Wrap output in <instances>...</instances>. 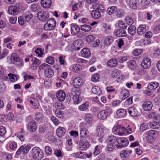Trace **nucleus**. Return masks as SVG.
I'll list each match as a JSON object with an SVG mask.
<instances>
[{
    "instance_id": "obj_1",
    "label": "nucleus",
    "mask_w": 160,
    "mask_h": 160,
    "mask_svg": "<svg viewBox=\"0 0 160 160\" xmlns=\"http://www.w3.org/2000/svg\"><path fill=\"white\" fill-rule=\"evenodd\" d=\"M8 61L10 63H13L19 66H22L23 65V61L15 53H12L7 58Z\"/></svg>"
},
{
    "instance_id": "obj_2",
    "label": "nucleus",
    "mask_w": 160,
    "mask_h": 160,
    "mask_svg": "<svg viewBox=\"0 0 160 160\" xmlns=\"http://www.w3.org/2000/svg\"><path fill=\"white\" fill-rule=\"evenodd\" d=\"M32 158L34 160H40L43 156L42 151L38 147H35L32 150Z\"/></svg>"
},
{
    "instance_id": "obj_3",
    "label": "nucleus",
    "mask_w": 160,
    "mask_h": 160,
    "mask_svg": "<svg viewBox=\"0 0 160 160\" xmlns=\"http://www.w3.org/2000/svg\"><path fill=\"white\" fill-rule=\"evenodd\" d=\"M108 108V109H106L107 111L102 110L98 113V117L99 119L101 120H105L107 118L108 113H112V111L111 108L109 106Z\"/></svg>"
},
{
    "instance_id": "obj_4",
    "label": "nucleus",
    "mask_w": 160,
    "mask_h": 160,
    "mask_svg": "<svg viewBox=\"0 0 160 160\" xmlns=\"http://www.w3.org/2000/svg\"><path fill=\"white\" fill-rule=\"evenodd\" d=\"M56 21L52 18H50L47 22L44 24V28L46 31H49L54 29L56 26Z\"/></svg>"
},
{
    "instance_id": "obj_5",
    "label": "nucleus",
    "mask_w": 160,
    "mask_h": 160,
    "mask_svg": "<svg viewBox=\"0 0 160 160\" xmlns=\"http://www.w3.org/2000/svg\"><path fill=\"white\" fill-rule=\"evenodd\" d=\"M37 17L40 20L45 22L49 18V14L48 12L42 11L38 13Z\"/></svg>"
},
{
    "instance_id": "obj_6",
    "label": "nucleus",
    "mask_w": 160,
    "mask_h": 160,
    "mask_svg": "<svg viewBox=\"0 0 160 160\" xmlns=\"http://www.w3.org/2000/svg\"><path fill=\"white\" fill-rule=\"evenodd\" d=\"M125 131L126 128L124 127L119 125L114 127L112 129V131L115 134L120 135L125 134Z\"/></svg>"
},
{
    "instance_id": "obj_7",
    "label": "nucleus",
    "mask_w": 160,
    "mask_h": 160,
    "mask_svg": "<svg viewBox=\"0 0 160 160\" xmlns=\"http://www.w3.org/2000/svg\"><path fill=\"white\" fill-rule=\"evenodd\" d=\"M117 142L118 143L116 145L117 148L125 147L128 145V141L125 138H118Z\"/></svg>"
},
{
    "instance_id": "obj_8",
    "label": "nucleus",
    "mask_w": 160,
    "mask_h": 160,
    "mask_svg": "<svg viewBox=\"0 0 160 160\" xmlns=\"http://www.w3.org/2000/svg\"><path fill=\"white\" fill-rule=\"evenodd\" d=\"M90 146L89 142L86 139H81L79 143V148L80 150H85Z\"/></svg>"
},
{
    "instance_id": "obj_9",
    "label": "nucleus",
    "mask_w": 160,
    "mask_h": 160,
    "mask_svg": "<svg viewBox=\"0 0 160 160\" xmlns=\"http://www.w3.org/2000/svg\"><path fill=\"white\" fill-rule=\"evenodd\" d=\"M71 94L73 96V100L76 104H78L81 101V98L79 97L80 90L76 89L74 91H72Z\"/></svg>"
},
{
    "instance_id": "obj_10",
    "label": "nucleus",
    "mask_w": 160,
    "mask_h": 160,
    "mask_svg": "<svg viewBox=\"0 0 160 160\" xmlns=\"http://www.w3.org/2000/svg\"><path fill=\"white\" fill-rule=\"evenodd\" d=\"M107 130L106 127L103 125L98 126L97 128L96 135L98 137H102L105 134Z\"/></svg>"
},
{
    "instance_id": "obj_11",
    "label": "nucleus",
    "mask_w": 160,
    "mask_h": 160,
    "mask_svg": "<svg viewBox=\"0 0 160 160\" xmlns=\"http://www.w3.org/2000/svg\"><path fill=\"white\" fill-rule=\"evenodd\" d=\"M144 135L148 139L150 138L151 139V138L152 139H155L158 137V132L157 131L150 130L145 133Z\"/></svg>"
},
{
    "instance_id": "obj_12",
    "label": "nucleus",
    "mask_w": 160,
    "mask_h": 160,
    "mask_svg": "<svg viewBox=\"0 0 160 160\" xmlns=\"http://www.w3.org/2000/svg\"><path fill=\"white\" fill-rule=\"evenodd\" d=\"M31 148L29 145H22L21 146L16 152L17 155H20L22 152L24 154H27Z\"/></svg>"
},
{
    "instance_id": "obj_13",
    "label": "nucleus",
    "mask_w": 160,
    "mask_h": 160,
    "mask_svg": "<svg viewBox=\"0 0 160 160\" xmlns=\"http://www.w3.org/2000/svg\"><path fill=\"white\" fill-rule=\"evenodd\" d=\"M151 64L150 59L148 58H144L142 61L141 65L142 68L146 69L149 68Z\"/></svg>"
},
{
    "instance_id": "obj_14",
    "label": "nucleus",
    "mask_w": 160,
    "mask_h": 160,
    "mask_svg": "<svg viewBox=\"0 0 160 160\" xmlns=\"http://www.w3.org/2000/svg\"><path fill=\"white\" fill-rule=\"evenodd\" d=\"M56 96L59 101L62 102L64 100L65 98L66 93L63 90H59L57 92Z\"/></svg>"
},
{
    "instance_id": "obj_15",
    "label": "nucleus",
    "mask_w": 160,
    "mask_h": 160,
    "mask_svg": "<svg viewBox=\"0 0 160 160\" xmlns=\"http://www.w3.org/2000/svg\"><path fill=\"white\" fill-rule=\"evenodd\" d=\"M28 101L32 104V107L34 109H37L39 107L38 100L36 98L30 97L28 98Z\"/></svg>"
},
{
    "instance_id": "obj_16",
    "label": "nucleus",
    "mask_w": 160,
    "mask_h": 160,
    "mask_svg": "<svg viewBox=\"0 0 160 160\" xmlns=\"http://www.w3.org/2000/svg\"><path fill=\"white\" fill-rule=\"evenodd\" d=\"M88 130L85 128H82L80 130V134L81 139H87L89 138Z\"/></svg>"
},
{
    "instance_id": "obj_17",
    "label": "nucleus",
    "mask_w": 160,
    "mask_h": 160,
    "mask_svg": "<svg viewBox=\"0 0 160 160\" xmlns=\"http://www.w3.org/2000/svg\"><path fill=\"white\" fill-rule=\"evenodd\" d=\"M126 2L130 8L133 9H136L139 4L138 0H126Z\"/></svg>"
},
{
    "instance_id": "obj_18",
    "label": "nucleus",
    "mask_w": 160,
    "mask_h": 160,
    "mask_svg": "<svg viewBox=\"0 0 160 160\" xmlns=\"http://www.w3.org/2000/svg\"><path fill=\"white\" fill-rule=\"evenodd\" d=\"M129 114L132 117H135L139 115V113L134 107H130L128 109Z\"/></svg>"
},
{
    "instance_id": "obj_19",
    "label": "nucleus",
    "mask_w": 160,
    "mask_h": 160,
    "mask_svg": "<svg viewBox=\"0 0 160 160\" xmlns=\"http://www.w3.org/2000/svg\"><path fill=\"white\" fill-rule=\"evenodd\" d=\"M83 83V80L82 79L79 77L75 78L73 80V85L76 88H78L81 86Z\"/></svg>"
},
{
    "instance_id": "obj_20",
    "label": "nucleus",
    "mask_w": 160,
    "mask_h": 160,
    "mask_svg": "<svg viewBox=\"0 0 160 160\" xmlns=\"http://www.w3.org/2000/svg\"><path fill=\"white\" fill-rule=\"evenodd\" d=\"M18 9L15 6H11L8 8V13L11 15H15L18 13Z\"/></svg>"
},
{
    "instance_id": "obj_21",
    "label": "nucleus",
    "mask_w": 160,
    "mask_h": 160,
    "mask_svg": "<svg viewBox=\"0 0 160 160\" xmlns=\"http://www.w3.org/2000/svg\"><path fill=\"white\" fill-rule=\"evenodd\" d=\"M28 128L31 132H34L37 129V128L36 125V122L32 120L29 122L28 125Z\"/></svg>"
},
{
    "instance_id": "obj_22",
    "label": "nucleus",
    "mask_w": 160,
    "mask_h": 160,
    "mask_svg": "<svg viewBox=\"0 0 160 160\" xmlns=\"http://www.w3.org/2000/svg\"><path fill=\"white\" fill-rule=\"evenodd\" d=\"M153 106L152 104L150 101H146L142 105V108L146 111H148L151 110Z\"/></svg>"
},
{
    "instance_id": "obj_23",
    "label": "nucleus",
    "mask_w": 160,
    "mask_h": 160,
    "mask_svg": "<svg viewBox=\"0 0 160 160\" xmlns=\"http://www.w3.org/2000/svg\"><path fill=\"white\" fill-rule=\"evenodd\" d=\"M80 28L77 25L75 24L71 25V32L72 34L75 35L78 33L80 31Z\"/></svg>"
},
{
    "instance_id": "obj_24",
    "label": "nucleus",
    "mask_w": 160,
    "mask_h": 160,
    "mask_svg": "<svg viewBox=\"0 0 160 160\" xmlns=\"http://www.w3.org/2000/svg\"><path fill=\"white\" fill-rule=\"evenodd\" d=\"M81 56L85 58H88L90 56L91 52L88 48H83L81 51Z\"/></svg>"
},
{
    "instance_id": "obj_25",
    "label": "nucleus",
    "mask_w": 160,
    "mask_h": 160,
    "mask_svg": "<svg viewBox=\"0 0 160 160\" xmlns=\"http://www.w3.org/2000/svg\"><path fill=\"white\" fill-rule=\"evenodd\" d=\"M44 73L46 77L51 78L53 76L54 73L52 69L48 67L44 70Z\"/></svg>"
},
{
    "instance_id": "obj_26",
    "label": "nucleus",
    "mask_w": 160,
    "mask_h": 160,
    "mask_svg": "<svg viewBox=\"0 0 160 160\" xmlns=\"http://www.w3.org/2000/svg\"><path fill=\"white\" fill-rule=\"evenodd\" d=\"M159 83L156 82H152L148 83V89L154 90L156 89L158 86Z\"/></svg>"
},
{
    "instance_id": "obj_27",
    "label": "nucleus",
    "mask_w": 160,
    "mask_h": 160,
    "mask_svg": "<svg viewBox=\"0 0 160 160\" xmlns=\"http://www.w3.org/2000/svg\"><path fill=\"white\" fill-rule=\"evenodd\" d=\"M51 0H41V6L45 8H49L51 5Z\"/></svg>"
},
{
    "instance_id": "obj_28",
    "label": "nucleus",
    "mask_w": 160,
    "mask_h": 160,
    "mask_svg": "<svg viewBox=\"0 0 160 160\" xmlns=\"http://www.w3.org/2000/svg\"><path fill=\"white\" fill-rule=\"evenodd\" d=\"M146 31V26L144 25H141L137 29V33L138 34L141 35L143 34Z\"/></svg>"
},
{
    "instance_id": "obj_29",
    "label": "nucleus",
    "mask_w": 160,
    "mask_h": 160,
    "mask_svg": "<svg viewBox=\"0 0 160 160\" xmlns=\"http://www.w3.org/2000/svg\"><path fill=\"white\" fill-rule=\"evenodd\" d=\"M92 8L95 10H98L100 11L101 12H103L105 11L103 6L101 4L96 3L92 4Z\"/></svg>"
},
{
    "instance_id": "obj_30",
    "label": "nucleus",
    "mask_w": 160,
    "mask_h": 160,
    "mask_svg": "<svg viewBox=\"0 0 160 160\" xmlns=\"http://www.w3.org/2000/svg\"><path fill=\"white\" fill-rule=\"evenodd\" d=\"M132 153V151L130 150H123L120 153V155L121 158L124 159L128 157L130 154Z\"/></svg>"
},
{
    "instance_id": "obj_31",
    "label": "nucleus",
    "mask_w": 160,
    "mask_h": 160,
    "mask_svg": "<svg viewBox=\"0 0 160 160\" xmlns=\"http://www.w3.org/2000/svg\"><path fill=\"white\" fill-rule=\"evenodd\" d=\"M115 33L116 35L118 37H123L126 36V31L122 29L115 30Z\"/></svg>"
},
{
    "instance_id": "obj_32",
    "label": "nucleus",
    "mask_w": 160,
    "mask_h": 160,
    "mask_svg": "<svg viewBox=\"0 0 160 160\" xmlns=\"http://www.w3.org/2000/svg\"><path fill=\"white\" fill-rule=\"evenodd\" d=\"M116 113L119 117L122 118L126 116L127 111L124 109H120L117 110Z\"/></svg>"
},
{
    "instance_id": "obj_33",
    "label": "nucleus",
    "mask_w": 160,
    "mask_h": 160,
    "mask_svg": "<svg viewBox=\"0 0 160 160\" xmlns=\"http://www.w3.org/2000/svg\"><path fill=\"white\" fill-rule=\"evenodd\" d=\"M121 98L122 100H124L127 98L129 95V92L126 89H122L121 92Z\"/></svg>"
},
{
    "instance_id": "obj_34",
    "label": "nucleus",
    "mask_w": 160,
    "mask_h": 160,
    "mask_svg": "<svg viewBox=\"0 0 160 160\" xmlns=\"http://www.w3.org/2000/svg\"><path fill=\"white\" fill-rule=\"evenodd\" d=\"M84 119L87 123L91 124L92 122L93 117L91 114L88 113L85 114Z\"/></svg>"
},
{
    "instance_id": "obj_35",
    "label": "nucleus",
    "mask_w": 160,
    "mask_h": 160,
    "mask_svg": "<svg viewBox=\"0 0 160 160\" xmlns=\"http://www.w3.org/2000/svg\"><path fill=\"white\" fill-rule=\"evenodd\" d=\"M66 132V130L64 128L62 127H59L57 130L56 133L59 137H60L63 136Z\"/></svg>"
},
{
    "instance_id": "obj_36",
    "label": "nucleus",
    "mask_w": 160,
    "mask_h": 160,
    "mask_svg": "<svg viewBox=\"0 0 160 160\" xmlns=\"http://www.w3.org/2000/svg\"><path fill=\"white\" fill-rule=\"evenodd\" d=\"M100 11L98 10H92L91 13L92 17L95 19H98L101 17Z\"/></svg>"
},
{
    "instance_id": "obj_37",
    "label": "nucleus",
    "mask_w": 160,
    "mask_h": 160,
    "mask_svg": "<svg viewBox=\"0 0 160 160\" xmlns=\"http://www.w3.org/2000/svg\"><path fill=\"white\" fill-rule=\"evenodd\" d=\"M92 91L93 93L97 95H100L102 93L100 88L98 86L93 87L92 88Z\"/></svg>"
},
{
    "instance_id": "obj_38",
    "label": "nucleus",
    "mask_w": 160,
    "mask_h": 160,
    "mask_svg": "<svg viewBox=\"0 0 160 160\" xmlns=\"http://www.w3.org/2000/svg\"><path fill=\"white\" fill-rule=\"evenodd\" d=\"M117 10V7L112 6L109 7L107 10V12L109 15H112L115 13Z\"/></svg>"
},
{
    "instance_id": "obj_39",
    "label": "nucleus",
    "mask_w": 160,
    "mask_h": 160,
    "mask_svg": "<svg viewBox=\"0 0 160 160\" xmlns=\"http://www.w3.org/2000/svg\"><path fill=\"white\" fill-rule=\"evenodd\" d=\"M117 139L116 137L113 135H111L107 138V142L108 144H113L117 141Z\"/></svg>"
},
{
    "instance_id": "obj_40",
    "label": "nucleus",
    "mask_w": 160,
    "mask_h": 160,
    "mask_svg": "<svg viewBox=\"0 0 160 160\" xmlns=\"http://www.w3.org/2000/svg\"><path fill=\"white\" fill-rule=\"evenodd\" d=\"M150 127L153 129H158L160 128V123L158 122H152L150 124Z\"/></svg>"
},
{
    "instance_id": "obj_41",
    "label": "nucleus",
    "mask_w": 160,
    "mask_h": 160,
    "mask_svg": "<svg viewBox=\"0 0 160 160\" xmlns=\"http://www.w3.org/2000/svg\"><path fill=\"white\" fill-rule=\"evenodd\" d=\"M32 14L28 12H26L23 14L24 19L27 22L29 21L32 18Z\"/></svg>"
},
{
    "instance_id": "obj_42",
    "label": "nucleus",
    "mask_w": 160,
    "mask_h": 160,
    "mask_svg": "<svg viewBox=\"0 0 160 160\" xmlns=\"http://www.w3.org/2000/svg\"><path fill=\"white\" fill-rule=\"evenodd\" d=\"M72 68L73 72H77L81 71L82 67L79 64H76L72 66Z\"/></svg>"
},
{
    "instance_id": "obj_43",
    "label": "nucleus",
    "mask_w": 160,
    "mask_h": 160,
    "mask_svg": "<svg viewBox=\"0 0 160 160\" xmlns=\"http://www.w3.org/2000/svg\"><path fill=\"white\" fill-rule=\"evenodd\" d=\"M136 28L134 26H129L128 29V33L131 35H134L136 33Z\"/></svg>"
},
{
    "instance_id": "obj_44",
    "label": "nucleus",
    "mask_w": 160,
    "mask_h": 160,
    "mask_svg": "<svg viewBox=\"0 0 160 160\" xmlns=\"http://www.w3.org/2000/svg\"><path fill=\"white\" fill-rule=\"evenodd\" d=\"M104 43L106 45H109L113 41L112 37L110 36L106 37L104 40Z\"/></svg>"
},
{
    "instance_id": "obj_45",
    "label": "nucleus",
    "mask_w": 160,
    "mask_h": 160,
    "mask_svg": "<svg viewBox=\"0 0 160 160\" xmlns=\"http://www.w3.org/2000/svg\"><path fill=\"white\" fill-rule=\"evenodd\" d=\"M117 62L116 60L114 59L110 60L107 62V65L111 67H115L117 64Z\"/></svg>"
},
{
    "instance_id": "obj_46",
    "label": "nucleus",
    "mask_w": 160,
    "mask_h": 160,
    "mask_svg": "<svg viewBox=\"0 0 160 160\" xmlns=\"http://www.w3.org/2000/svg\"><path fill=\"white\" fill-rule=\"evenodd\" d=\"M91 26L89 25L84 24L82 25L81 27V30L85 32H88L91 29Z\"/></svg>"
},
{
    "instance_id": "obj_47",
    "label": "nucleus",
    "mask_w": 160,
    "mask_h": 160,
    "mask_svg": "<svg viewBox=\"0 0 160 160\" xmlns=\"http://www.w3.org/2000/svg\"><path fill=\"white\" fill-rule=\"evenodd\" d=\"M151 43V41L148 39H144L141 42V44L142 46H147Z\"/></svg>"
},
{
    "instance_id": "obj_48",
    "label": "nucleus",
    "mask_w": 160,
    "mask_h": 160,
    "mask_svg": "<svg viewBox=\"0 0 160 160\" xmlns=\"http://www.w3.org/2000/svg\"><path fill=\"white\" fill-rule=\"evenodd\" d=\"M9 77L10 81L12 82L16 81L19 78V77L17 76L16 75L11 73L8 74Z\"/></svg>"
},
{
    "instance_id": "obj_49",
    "label": "nucleus",
    "mask_w": 160,
    "mask_h": 160,
    "mask_svg": "<svg viewBox=\"0 0 160 160\" xmlns=\"http://www.w3.org/2000/svg\"><path fill=\"white\" fill-rule=\"evenodd\" d=\"M128 66L129 67L132 69H134L136 66V63L135 61L132 60L129 61L128 62Z\"/></svg>"
},
{
    "instance_id": "obj_50",
    "label": "nucleus",
    "mask_w": 160,
    "mask_h": 160,
    "mask_svg": "<svg viewBox=\"0 0 160 160\" xmlns=\"http://www.w3.org/2000/svg\"><path fill=\"white\" fill-rule=\"evenodd\" d=\"M88 106V102H86L79 106L78 109L80 111H85L87 109Z\"/></svg>"
},
{
    "instance_id": "obj_51",
    "label": "nucleus",
    "mask_w": 160,
    "mask_h": 160,
    "mask_svg": "<svg viewBox=\"0 0 160 160\" xmlns=\"http://www.w3.org/2000/svg\"><path fill=\"white\" fill-rule=\"evenodd\" d=\"M55 114L56 116L58 118H62L64 116L63 112L59 109L56 110Z\"/></svg>"
},
{
    "instance_id": "obj_52",
    "label": "nucleus",
    "mask_w": 160,
    "mask_h": 160,
    "mask_svg": "<svg viewBox=\"0 0 160 160\" xmlns=\"http://www.w3.org/2000/svg\"><path fill=\"white\" fill-rule=\"evenodd\" d=\"M116 13L117 17L119 18H122L123 17L124 14V12L122 9H119L117 10Z\"/></svg>"
},
{
    "instance_id": "obj_53",
    "label": "nucleus",
    "mask_w": 160,
    "mask_h": 160,
    "mask_svg": "<svg viewBox=\"0 0 160 160\" xmlns=\"http://www.w3.org/2000/svg\"><path fill=\"white\" fill-rule=\"evenodd\" d=\"M102 29L104 32H108L111 31V28L110 25L103 23L102 25Z\"/></svg>"
},
{
    "instance_id": "obj_54",
    "label": "nucleus",
    "mask_w": 160,
    "mask_h": 160,
    "mask_svg": "<svg viewBox=\"0 0 160 160\" xmlns=\"http://www.w3.org/2000/svg\"><path fill=\"white\" fill-rule=\"evenodd\" d=\"M99 75L98 73L94 74L91 78L92 81L94 82H98L99 81Z\"/></svg>"
},
{
    "instance_id": "obj_55",
    "label": "nucleus",
    "mask_w": 160,
    "mask_h": 160,
    "mask_svg": "<svg viewBox=\"0 0 160 160\" xmlns=\"http://www.w3.org/2000/svg\"><path fill=\"white\" fill-rule=\"evenodd\" d=\"M148 124L145 123L142 124L140 127V130L142 132L148 130Z\"/></svg>"
},
{
    "instance_id": "obj_56",
    "label": "nucleus",
    "mask_w": 160,
    "mask_h": 160,
    "mask_svg": "<svg viewBox=\"0 0 160 160\" xmlns=\"http://www.w3.org/2000/svg\"><path fill=\"white\" fill-rule=\"evenodd\" d=\"M95 39V38L92 35H89L86 37V40L87 42H93Z\"/></svg>"
},
{
    "instance_id": "obj_57",
    "label": "nucleus",
    "mask_w": 160,
    "mask_h": 160,
    "mask_svg": "<svg viewBox=\"0 0 160 160\" xmlns=\"http://www.w3.org/2000/svg\"><path fill=\"white\" fill-rule=\"evenodd\" d=\"M46 62L47 63L52 65L54 62V59L52 57H49L47 58Z\"/></svg>"
},
{
    "instance_id": "obj_58",
    "label": "nucleus",
    "mask_w": 160,
    "mask_h": 160,
    "mask_svg": "<svg viewBox=\"0 0 160 160\" xmlns=\"http://www.w3.org/2000/svg\"><path fill=\"white\" fill-rule=\"evenodd\" d=\"M100 146L98 145H97L95 147L94 150L93 152V154L95 156L98 155L100 153Z\"/></svg>"
},
{
    "instance_id": "obj_59",
    "label": "nucleus",
    "mask_w": 160,
    "mask_h": 160,
    "mask_svg": "<svg viewBox=\"0 0 160 160\" xmlns=\"http://www.w3.org/2000/svg\"><path fill=\"white\" fill-rule=\"evenodd\" d=\"M66 42L65 40L62 38H59L57 41L58 43L62 46H64L65 45Z\"/></svg>"
},
{
    "instance_id": "obj_60",
    "label": "nucleus",
    "mask_w": 160,
    "mask_h": 160,
    "mask_svg": "<svg viewBox=\"0 0 160 160\" xmlns=\"http://www.w3.org/2000/svg\"><path fill=\"white\" fill-rule=\"evenodd\" d=\"M32 61H33V66L35 67L38 66L40 64L39 60L36 58H34Z\"/></svg>"
},
{
    "instance_id": "obj_61",
    "label": "nucleus",
    "mask_w": 160,
    "mask_h": 160,
    "mask_svg": "<svg viewBox=\"0 0 160 160\" xmlns=\"http://www.w3.org/2000/svg\"><path fill=\"white\" fill-rule=\"evenodd\" d=\"M36 119L38 121L42 120L43 117V115L42 113L38 112L36 114Z\"/></svg>"
},
{
    "instance_id": "obj_62",
    "label": "nucleus",
    "mask_w": 160,
    "mask_h": 160,
    "mask_svg": "<svg viewBox=\"0 0 160 160\" xmlns=\"http://www.w3.org/2000/svg\"><path fill=\"white\" fill-rule=\"evenodd\" d=\"M5 128L2 126H0V136L2 137L5 135L6 133Z\"/></svg>"
},
{
    "instance_id": "obj_63",
    "label": "nucleus",
    "mask_w": 160,
    "mask_h": 160,
    "mask_svg": "<svg viewBox=\"0 0 160 160\" xmlns=\"http://www.w3.org/2000/svg\"><path fill=\"white\" fill-rule=\"evenodd\" d=\"M126 23L128 25H131L133 23V20L132 18L130 17H127L126 18Z\"/></svg>"
},
{
    "instance_id": "obj_64",
    "label": "nucleus",
    "mask_w": 160,
    "mask_h": 160,
    "mask_svg": "<svg viewBox=\"0 0 160 160\" xmlns=\"http://www.w3.org/2000/svg\"><path fill=\"white\" fill-rule=\"evenodd\" d=\"M118 25L121 28L123 29H126L127 28V26L122 21H119L118 22Z\"/></svg>"
}]
</instances>
